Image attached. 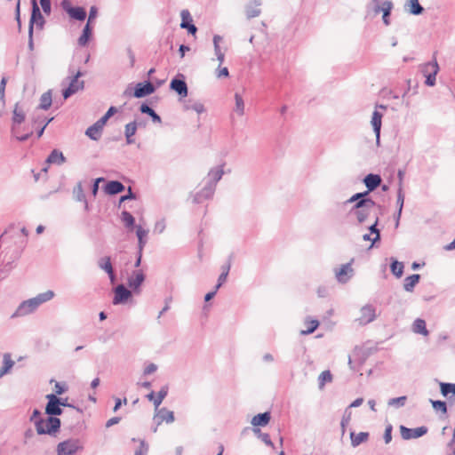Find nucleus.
<instances>
[{"label": "nucleus", "instance_id": "nucleus-1", "mask_svg": "<svg viewBox=\"0 0 455 455\" xmlns=\"http://www.w3.org/2000/svg\"><path fill=\"white\" fill-rule=\"evenodd\" d=\"M54 296L53 291H47L44 293L38 294L36 297L29 299L28 300L23 301L15 313L12 315V317L16 316H23L34 312L42 303L51 300Z\"/></svg>", "mask_w": 455, "mask_h": 455}, {"label": "nucleus", "instance_id": "nucleus-2", "mask_svg": "<svg viewBox=\"0 0 455 455\" xmlns=\"http://www.w3.org/2000/svg\"><path fill=\"white\" fill-rule=\"evenodd\" d=\"M366 195L367 192L357 193L348 200L349 203L356 202L355 208V214L359 222H363L375 207V203L371 199L364 198Z\"/></svg>", "mask_w": 455, "mask_h": 455}, {"label": "nucleus", "instance_id": "nucleus-3", "mask_svg": "<svg viewBox=\"0 0 455 455\" xmlns=\"http://www.w3.org/2000/svg\"><path fill=\"white\" fill-rule=\"evenodd\" d=\"M25 120V114L22 111V109L16 105L13 109V117H12V134L17 138L19 140H27L32 133V129H28L26 133H20V128L22 123Z\"/></svg>", "mask_w": 455, "mask_h": 455}, {"label": "nucleus", "instance_id": "nucleus-4", "mask_svg": "<svg viewBox=\"0 0 455 455\" xmlns=\"http://www.w3.org/2000/svg\"><path fill=\"white\" fill-rule=\"evenodd\" d=\"M37 434L52 435L57 432L60 427V420L55 417H48L46 419H38L35 421Z\"/></svg>", "mask_w": 455, "mask_h": 455}, {"label": "nucleus", "instance_id": "nucleus-5", "mask_svg": "<svg viewBox=\"0 0 455 455\" xmlns=\"http://www.w3.org/2000/svg\"><path fill=\"white\" fill-rule=\"evenodd\" d=\"M44 24V19L41 14L36 0H32V14L29 23V36H32L34 27L42 29Z\"/></svg>", "mask_w": 455, "mask_h": 455}, {"label": "nucleus", "instance_id": "nucleus-6", "mask_svg": "<svg viewBox=\"0 0 455 455\" xmlns=\"http://www.w3.org/2000/svg\"><path fill=\"white\" fill-rule=\"evenodd\" d=\"M82 449L78 440H67L57 446L58 455H74Z\"/></svg>", "mask_w": 455, "mask_h": 455}, {"label": "nucleus", "instance_id": "nucleus-7", "mask_svg": "<svg viewBox=\"0 0 455 455\" xmlns=\"http://www.w3.org/2000/svg\"><path fill=\"white\" fill-rule=\"evenodd\" d=\"M439 67L436 61L426 63L422 67V73L426 77V84L433 86L435 84V76L437 75Z\"/></svg>", "mask_w": 455, "mask_h": 455}, {"label": "nucleus", "instance_id": "nucleus-8", "mask_svg": "<svg viewBox=\"0 0 455 455\" xmlns=\"http://www.w3.org/2000/svg\"><path fill=\"white\" fill-rule=\"evenodd\" d=\"M46 398L48 399V403L45 407V412L48 415H60L62 413V410L60 408V400L57 395L49 394L46 395Z\"/></svg>", "mask_w": 455, "mask_h": 455}, {"label": "nucleus", "instance_id": "nucleus-9", "mask_svg": "<svg viewBox=\"0 0 455 455\" xmlns=\"http://www.w3.org/2000/svg\"><path fill=\"white\" fill-rule=\"evenodd\" d=\"M427 429L425 427H420L417 428H408L404 426L400 427L401 436L404 440L420 437L424 435L427 433Z\"/></svg>", "mask_w": 455, "mask_h": 455}, {"label": "nucleus", "instance_id": "nucleus-10", "mask_svg": "<svg viewBox=\"0 0 455 455\" xmlns=\"http://www.w3.org/2000/svg\"><path fill=\"white\" fill-rule=\"evenodd\" d=\"M132 297V292L123 284H119L115 289L113 304L117 305L126 302Z\"/></svg>", "mask_w": 455, "mask_h": 455}, {"label": "nucleus", "instance_id": "nucleus-11", "mask_svg": "<svg viewBox=\"0 0 455 455\" xmlns=\"http://www.w3.org/2000/svg\"><path fill=\"white\" fill-rule=\"evenodd\" d=\"M375 317V309L371 306H365L362 307L358 320L361 324H367L372 322Z\"/></svg>", "mask_w": 455, "mask_h": 455}, {"label": "nucleus", "instance_id": "nucleus-12", "mask_svg": "<svg viewBox=\"0 0 455 455\" xmlns=\"http://www.w3.org/2000/svg\"><path fill=\"white\" fill-rule=\"evenodd\" d=\"M155 91L154 85L150 82L145 84H138L135 87L133 96L135 98H142L144 96L153 93Z\"/></svg>", "mask_w": 455, "mask_h": 455}, {"label": "nucleus", "instance_id": "nucleus-13", "mask_svg": "<svg viewBox=\"0 0 455 455\" xmlns=\"http://www.w3.org/2000/svg\"><path fill=\"white\" fill-rule=\"evenodd\" d=\"M180 27L182 28H187L190 34L195 35L197 29L195 25L191 24L192 17L190 15V12L188 10H182L180 12Z\"/></svg>", "mask_w": 455, "mask_h": 455}, {"label": "nucleus", "instance_id": "nucleus-14", "mask_svg": "<svg viewBox=\"0 0 455 455\" xmlns=\"http://www.w3.org/2000/svg\"><path fill=\"white\" fill-rule=\"evenodd\" d=\"M156 411V418L157 419V424H162L164 422L170 424L174 421L175 418L173 411H169L166 408H162Z\"/></svg>", "mask_w": 455, "mask_h": 455}, {"label": "nucleus", "instance_id": "nucleus-15", "mask_svg": "<svg viewBox=\"0 0 455 455\" xmlns=\"http://www.w3.org/2000/svg\"><path fill=\"white\" fill-rule=\"evenodd\" d=\"M167 393H168V390H167V387H163L158 393L157 395H156L154 392H151L149 393L148 395H147V398L149 400V401H152L154 405H155V408H156V411L158 410V407L160 406V404L163 403L164 399L165 398V396L167 395Z\"/></svg>", "mask_w": 455, "mask_h": 455}, {"label": "nucleus", "instance_id": "nucleus-16", "mask_svg": "<svg viewBox=\"0 0 455 455\" xmlns=\"http://www.w3.org/2000/svg\"><path fill=\"white\" fill-rule=\"evenodd\" d=\"M145 275L142 271H135L128 279V285L130 288L137 291L141 283L144 282Z\"/></svg>", "mask_w": 455, "mask_h": 455}, {"label": "nucleus", "instance_id": "nucleus-17", "mask_svg": "<svg viewBox=\"0 0 455 455\" xmlns=\"http://www.w3.org/2000/svg\"><path fill=\"white\" fill-rule=\"evenodd\" d=\"M81 88H83V83L78 80V75H77L72 79L68 87L66 90H64V92H63L64 99H68L69 96H71L72 94L76 92Z\"/></svg>", "mask_w": 455, "mask_h": 455}, {"label": "nucleus", "instance_id": "nucleus-18", "mask_svg": "<svg viewBox=\"0 0 455 455\" xmlns=\"http://www.w3.org/2000/svg\"><path fill=\"white\" fill-rule=\"evenodd\" d=\"M377 220L373 225L371 226L369 233L363 235V238L365 241H369L370 244L368 246L369 249L372 248L374 243L379 239V232L376 228Z\"/></svg>", "mask_w": 455, "mask_h": 455}, {"label": "nucleus", "instance_id": "nucleus-19", "mask_svg": "<svg viewBox=\"0 0 455 455\" xmlns=\"http://www.w3.org/2000/svg\"><path fill=\"white\" fill-rule=\"evenodd\" d=\"M170 87L181 97H186L188 95V86L183 80L173 79L171 82Z\"/></svg>", "mask_w": 455, "mask_h": 455}, {"label": "nucleus", "instance_id": "nucleus-20", "mask_svg": "<svg viewBox=\"0 0 455 455\" xmlns=\"http://www.w3.org/2000/svg\"><path fill=\"white\" fill-rule=\"evenodd\" d=\"M104 190L108 195H116L124 190V186L116 180L109 181L106 184Z\"/></svg>", "mask_w": 455, "mask_h": 455}, {"label": "nucleus", "instance_id": "nucleus-21", "mask_svg": "<svg viewBox=\"0 0 455 455\" xmlns=\"http://www.w3.org/2000/svg\"><path fill=\"white\" fill-rule=\"evenodd\" d=\"M353 272V269L350 266V264H345L342 265L337 271H336V277L340 283H345L347 281L349 275Z\"/></svg>", "mask_w": 455, "mask_h": 455}, {"label": "nucleus", "instance_id": "nucleus-22", "mask_svg": "<svg viewBox=\"0 0 455 455\" xmlns=\"http://www.w3.org/2000/svg\"><path fill=\"white\" fill-rule=\"evenodd\" d=\"M363 182L367 188L370 191L374 190L376 188H378L381 182V178L379 175L377 174H368L364 180Z\"/></svg>", "mask_w": 455, "mask_h": 455}, {"label": "nucleus", "instance_id": "nucleus-23", "mask_svg": "<svg viewBox=\"0 0 455 455\" xmlns=\"http://www.w3.org/2000/svg\"><path fill=\"white\" fill-rule=\"evenodd\" d=\"M392 8L393 4L390 1H385L380 7L375 10L376 12L379 11L383 12V21L387 26L389 25L388 16L390 15Z\"/></svg>", "mask_w": 455, "mask_h": 455}, {"label": "nucleus", "instance_id": "nucleus-24", "mask_svg": "<svg viewBox=\"0 0 455 455\" xmlns=\"http://www.w3.org/2000/svg\"><path fill=\"white\" fill-rule=\"evenodd\" d=\"M270 421V413L269 412H264V413H259L256 416H254L251 419V424L254 426V427H258V426H267Z\"/></svg>", "mask_w": 455, "mask_h": 455}, {"label": "nucleus", "instance_id": "nucleus-25", "mask_svg": "<svg viewBox=\"0 0 455 455\" xmlns=\"http://www.w3.org/2000/svg\"><path fill=\"white\" fill-rule=\"evenodd\" d=\"M14 365V362L11 357V355L6 353L3 356V366L0 369V378L8 373Z\"/></svg>", "mask_w": 455, "mask_h": 455}, {"label": "nucleus", "instance_id": "nucleus-26", "mask_svg": "<svg viewBox=\"0 0 455 455\" xmlns=\"http://www.w3.org/2000/svg\"><path fill=\"white\" fill-rule=\"evenodd\" d=\"M383 115L379 111L375 110L372 114L371 124L373 127V130L376 133L377 138H379L380 128H381V120Z\"/></svg>", "mask_w": 455, "mask_h": 455}, {"label": "nucleus", "instance_id": "nucleus-27", "mask_svg": "<svg viewBox=\"0 0 455 455\" xmlns=\"http://www.w3.org/2000/svg\"><path fill=\"white\" fill-rule=\"evenodd\" d=\"M65 161H66V158L63 156L62 152H60L57 149L52 150L46 160V162L48 164H61Z\"/></svg>", "mask_w": 455, "mask_h": 455}, {"label": "nucleus", "instance_id": "nucleus-28", "mask_svg": "<svg viewBox=\"0 0 455 455\" xmlns=\"http://www.w3.org/2000/svg\"><path fill=\"white\" fill-rule=\"evenodd\" d=\"M350 438H351L352 446L356 447L359 444H361L362 443H364L368 440L369 433L360 432L358 434H355V433L352 432L350 434Z\"/></svg>", "mask_w": 455, "mask_h": 455}, {"label": "nucleus", "instance_id": "nucleus-29", "mask_svg": "<svg viewBox=\"0 0 455 455\" xmlns=\"http://www.w3.org/2000/svg\"><path fill=\"white\" fill-rule=\"evenodd\" d=\"M412 330L415 333L422 334L424 336L428 335V331L426 327V322L423 319H416L413 323Z\"/></svg>", "mask_w": 455, "mask_h": 455}, {"label": "nucleus", "instance_id": "nucleus-30", "mask_svg": "<svg viewBox=\"0 0 455 455\" xmlns=\"http://www.w3.org/2000/svg\"><path fill=\"white\" fill-rule=\"evenodd\" d=\"M419 278H420V276L418 274H414L410 276H407L404 279V283H403L404 290L407 291H411L413 290L414 286L419 283Z\"/></svg>", "mask_w": 455, "mask_h": 455}, {"label": "nucleus", "instance_id": "nucleus-31", "mask_svg": "<svg viewBox=\"0 0 455 455\" xmlns=\"http://www.w3.org/2000/svg\"><path fill=\"white\" fill-rule=\"evenodd\" d=\"M148 234V231L144 229L141 226L136 227V235L139 240V251H142L145 244H146V237Z\"/></svg>", "mask_w": 455, "mask_h": 455}, {"label": "nucleus", "instance_id": "nucleus-32", "mask_svg": "<svg viewBox=\"0 0 455 455\" xmlns=\"http://www.w3.org/2000/svg\"><path fill=\"white\" fill-rule=\"evenodd\" d=\"M406 5L410 13L419 15L422 13L423 8L419 4V0H407Z\"/></svg>", "mask_w": 455, "mask_h": 455}, {"label": "nucleus", "instance_id": "nucleus-33", "mask_svg": "<svg viewBox=\"0 0 455 455\" xmlns=\"http://www.w3.org/2000/svg\"><path fill=\"white\" fill-rule=\"evenodd\" d=\"M72 19L77 20H84L86 17V12L82 7H74L72 10H68V13Z\"/></svg>", "mask_w": 455, "mask_h": 455}, {"label": "nucleus", "instance_id": "nucleus-34", "mask_svg": "<svg viewBox=\"0 0 455 455\" xmlns=\"http://www.w3.org/2000/svg\"><path fill=\"white\" fill-rule=\"evenodd\" d=\"M305 325L307 327L306 330H302L300 333L302 335H307L313 333L319 326V322L314 319H307L305 322Z\"/></svg>", "mask_w": 455, "mask_h": 455}, {"label": "nucleus", "instance_id": "nucleus-35", "mask_svg": "<svg viewBox=\"0 0 455 455\" xmlns=\"http://www.w3.org/2000/svg\"><path fill=\"white\" fill-rule=\"evenodd\" d=\"M92 36V28L90 27V24L89 22H87V24L85 25L84 30H83V34L81 35V36L78 38V44L81 45V46H84L87 44L90 37Z\"/></svg>", "mask_w": 455, "mask_h": 455}, {"label": "nucleus", "instance_id": "nucleus-36", "mask_svg": "<svg viewBox=\"0 0 455 455\" xmlns=\"http://www.w3.org/2000/svg\"><path fill=\"white\" fill-rule=\"evenodd\" d=\"M52 102V92L50 91L46 92L40 98L39 108L46 110L51 107Z\"/></svg>", "mask_w": 455, "mask_h": 455}, {"label": "nucleus", "instance_id": "nucleus-37", "mask_svg": "<svg viewBox=\"0 0 455 455\" xmlns=\"http://www.w3.org/2000/svg\"><path fill=\"white\" fill-rule=\"evenodd\" d=\"M98 264H99V267L102 270H104L108 274H112L113 267H112L110 257L106 256V257L101 258L99 260Z\"/></svg>", "mask_w": 455, "mask_h": 455}, {"label": "nucleus", "instance_id": "nucleus-38", "mask_svg": "<svg viewBox=\"0 0 455 455\" xmlns=\"http://www.w3.org/2000/svg\"><path fill=\"white\" fill-rule=\"evenodd\" d=\"M137 131V124L135 122L129 123L125 125V136L127 142L132 143L133 140H132V137L135 134Z\"/></svg>", "mask_w": 455, "mask_h": 455}, {"label": "nucleus", "instance_id": "nucleus-39", "mask_svg": "<svg viewBox=\"0 0 455 455\" xmlns=\"http://www.w3.org/2000/svg\"><path fill=\"white\" fill-rule=\"evenodd\" d=\"M332 381V375L330 371H323L318 378L319 387L322 389L326 383Z\"/></svg>", "mask_w": 455, "mask_h": 455}, {"label": "nucleus", "instance_id": "nucleus-40", "mask_svg": "<svg viewBox=\"0 0 455 455\" xmlns=\"http://www.w3.org/2000/svg\"><path fill=\"white\" fill-rule=\"evenodd\" d=\"M223 170L222 168H217L211 170L208 173V177L211 182L216 184L222 177Z\"/></svg>", "mask_w": 455, "mask_h": 455}, {"label": "nucleus", "instance_id": "nucleus-41", "mask_svg": "<svg viewBox=\"0 0 455 455\" xmlns=\"http://www.w3.org/2000/svg\"><path fill=\"white\" fill-rule=\"evenodd\" d=\"M140 111L144 114L149 115L154 122L161 123L160 116L149 106L142 104L140 106Z\"/></svg>", "mask_w": 455, "mask_h": 455}, {"label": "nucleus", "instance_id": "nucleus-42", "mask_svg": "<svg viewBox=\"0 0 455 455\" xmlns=\"http://www.w3.org/2000/svg\"><path fill=\"white\" fill-rule=\"evenodd\" d=\"M235 111L242 116L244 113V102L242 96L239 93L235 94Z\"/></svg>", "mask_w": 455, "mask_h": 455}, {"label": "nucleus", "instance_id": "nucleus-43", "mask_svg": "<svg viewBox=\"0 0 455 455\" xmlns=\"http://www.w3.org/2000/svg\"><path fill=\"white\" fill-rule=\"evenodd\" d=\"M122 221L127 228H132L134 226L135 220L130 212H122Z\"/></svg>", "mask_w": 455, "mask_h": 455}, {"label": "nucleus", "instance_id": "nucleus-44", "mask_svg": "<svg viewBox=\"0 0 455 455\" xmlns=\"http://www.w3.org/2000/svg\"><path fill=\"white\" fill-rule=\"evenodd\" d=\"M391 271L395 276L401 277L403 272V263L397 260L393 261L391 264Z\"/></svg>", "mask_w": 455, "mask_h": 455}, {"label": "nucleus", "instance_id": "nucleus-45", "mask_svg": "<svg viewBox=\"0 0 455 455\" xmlns=\"http://www.w3.org/2000/svg\"><path fill=\"white\" fill-rule=\"evenodd\" d=\"M101 130H100L95 124L90 126L86 130V135L92 140H98L100 136Z\"/></svg>", "mask_w": 455, "mask_h": 455}, {"label": "nucleus", "instance_id": "nucleus-46", "mask_svg": "<svg viewBox=\"0 0 455 455\" xmlns=\"http://www.w3.org/2000/svg\"><path fill=\"white\" fill-rule=\"evenodd\" d=\"M441 392L444 396H447L449 394L455 395V384L442 383Z\"/></svg>", "mask_w": 455, "mask_h": 455}, {"label": "nucleus", "instance_id": "nucleus-47", "mask_svg": "<svg viewBox=\"0 0 455 455\" xmlns=\"http://www.w3.org/2000/svg\"><path fill=\"white\" fill-rule=\"evenodd\" d=\"M228 272H229V266L223 267V271L219 277V283L216 285V290H218L222 285V283L226 281Z\"/></svg>", "mask_w": 455, "mask_h": 455}, {"label": "nucleus", "instance_id": "nucleus-48", "mask_svg": "<svg viewBox=\"0 0 455 455\" xmlns=\"http://www.w3.org/2000/svg\"><path fill=\"white\" fill-rule=\"evenodd\" d=\"M432 405L435 411H440L443 413L447 411L446 403L443 401H432Z\"/></svg>", "mask_w": 455, "mask_h": 455}, {"label": "nucleus", "instance_id": "nucleus-49", "mask_svg": "<svg viewBox=\"0 0 455 455\" xmlns=\"http://www.w3.org/2000/svg\"><path fill=\"white\" fill-rule=\"evenodd\" d=\"M406 399V396L393 398L388 402V404L393 406H403L404 405Z\"/></svg>", "mask_w": 455, "mask_h": 455}, {"label": "nucleus", "instance_id": "nucleus-50", "mask_svg": "<svg viewBox=\"0 0 455 455\" xmlns=\"http://www.w3.org/2000/svg\"><path fill=\"white\" fill-rule=\"evenodd\" d=\"M245 12H246L247 17L252 18V17H256L259 14V9L257 8V6L256 7L246 6Z\"/></svg>", "mask_w": 455, "mask_h": 455}, {"label": "nucleus", "instance_id": "nucleus-51", "mask_svg": "<svg viewBox=\"0 0 455 455\" xmlns=\"http://www.w3.org/2000/svg\"><path fill=\"white\" fill-rule=\"evenodd\" d=\"M384 440L386 443H388L392 440V426L388 425L387 426L384 433Z\"/></svg>", "mask_w": 455, "mask_h": 455}, {"label": "nucleus", "instance_id": "nucleus-52", "mask_svg": "<svg viewBox=\"0 0 455 455\" xmlns=\"http://www.w3.org/2000/svg\"><path fill=\"white\" fill-rule=\"evenodd\" d=\"M216 76L218 78L228 77L229 76L228 68H226V67L219 68L216 70Z\"/></svg>", "mask_w": 455, "mask_h": 455}, {"label": "nucleus", "instance_id": "nucleus-53", "mask_svg": "<svg viewBox=\"0 0 455 455\" xmlns=\"http://www.w3.org/2000/svg\"><path fill=\"white\" fill-rule=\"evenodd\" d=\"M67 390V387L65 385L60 384V382H56L54 386V391L56 395H62Z\"/></svg>", "mask_w": 455, "mask_h": 455}, {"label": "nucleus", "instance_id": "nucleus-54", "mask_svg": "<svg viewBox=\"0 0 455 455\" xmlns=\"http://www.w3.org/2000/svg\"><path fill=\"white\" fill-rule=\"evenodd\" d=\"M40 4L42 6L43 11L45 13H50V12H51V0H40Z\"/></svg>", "mask_w": 455, "mask_h": 455}, {"label": "nucleus", "instance_id": "nucleus-55", "mask_svg": "<svg viewBox=\"0 0 455 455\" xmlns=\"http://www.w3.org/2000/svg\"><path fill=\"white\" fill-rule=\"evenodd\" d=\"M351 418V413H348L347 416L343 417L341 420V428L342 432L344 433L346 430V427L348 425Z\"/></svg>", "mask_w": 455, "mask_h": 455}, {"label": "nucleus", "instance_id": "nucleus-56", "mask_svg": "<svg viewBox=\"0 0 455 455\" xmlns=\"http://www.w3.org/2000/svg\"><path fill=\"white\" fill-rule=\"evenodd\" d=\"M7 79L3 77L0 84V98L3 100L4 97L5 86H6Z\"/></svg>", "mask_w": 455, "mask_h": 455}, {"label": "nucleus", "instance_id": "nucleus-57", "mask_svg": "<svg viewBox=\"0 0 455 455\" xmlns=\"http://www.w3.org/2000/svg\"><path fill=\"white\" fill-rule=\"evenodd\" d=\"M403 201H404V196L402 194V192L400 191L397 196V204H399V212H398L399 215H401V212H402V209L403 206Z\"/></svg>", "mask_w": 455, "mask_h": 455}, {"label": "nucleus", "instance_id": "nucleus-58", "mask_svg": "<svg viewBox=\"0 0 455 455\" xmlns=\"http://www.w3.org/2000/svg\"><path fill=\"white\" fill-rule=\"evenodd\" d=\"M96 16H97V8L95 6H92L90 9L89 18H88L87 22H89V24H91V22L96 18Z\"/></svg>", "mask_w": 455, "mask_h": 455}, {"label": "nucleus", "instance_id": "nucleus-59", "mask_svg": "<svg viewBox=\"0 0 455 455\" xmlns=\"http://www.w3.org/2000/svg\"><path fill=\"white\" fill-rule=\"evenodd\" d=\"M134 198H135V196H134V194L132 193V188H129V189H128V195L121 196V198H120V204H121V203H123V202H124V201H126V200H128V199H134Z\"/></svg>", "mask_w": 455, "mask_h": 455}, {"label": "nucleus", "instance_id": "nucleus-60", "mask_svg": "<svg viewBox=\"0 0 455 455\" xmlns=\"http://www.w3.org/2000/svg\"><path fill=\"white\" fill-rule=\"evenodd\" d=\"M62 8L68 13V10H72L74 7L72 6L70 1L68 0H63L61 2Z\"/></svg>", "mask_w": 455, "mask_h": 455}, {"label": "nucleus", "instance_id": "nucleus-61", "mask_svg": "<svg viewBox=\"0 0 455 455\" xmlns=\"http://www.w3.org/2000/svg\"><path fill=\"white\" fill-rule=\"evenodd\" d=\"M156 371V366L154 363H151L145 368L144 373L151 374V373L155 372Z\"/></svg>", "mask_w": 455, "mask_h": 455}, {"label": "nucleus", "instance_id": "nucleus-62", "mask_svg": "<svg viewBox=\"0 0 455 455\" xmlns=\"http://www.w3.org/2000/svg\"><path fill=\"white\" fill-rule=\"evenodd\" d=\"M107 119L102 116L100 120H98L94 124L100 129L102 131L104 125L106 124L107 123Z\"/></svg>", "mask_w": 455, "mask_h": 455}, {"label": "nucleus", "instance_id": "nucleus-63", "mask_svg": "<svg viewBox=\"0 0 455 455\" xmlns=\"http://www.w3.org/2000/svg\"><path fill=\"white\" fill-rule=\"evenodd\" d=\"M261 440L269 446H273V443L271 442L270 436L268 434H262Z\"/></svg>", "mask_w": 455, "mask_h": 455}, {"label": "nucleus", "instance_id": "nucleus-64", "mask_svg": "<svg viewBox=\"0 0 455 455\" xmlns=\"http://www.w3.org/2000/svg\"><path fill=\"white\" fill-rule=\"evenodd\" d=\"M116 112V108L115 107H110L107 113L103 116L107 120L109 119Z\"/></svg>", "mask_w": 455, "mask_h": 455}]
</instances>
